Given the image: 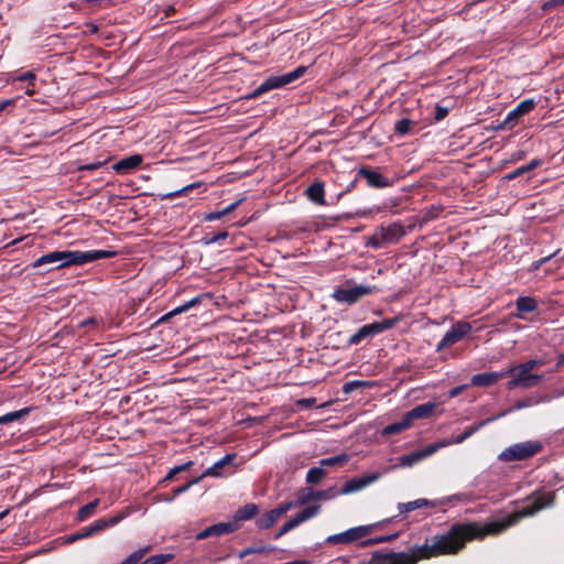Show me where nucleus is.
Masks as SVG:
<instances>
[{
  "instance_id": "f257e3e1",
  "label": "nucleus",
  "mask_w": 564,
  "mask_h": 564,
  "mask_svg": "<svg viewBox=\"0 0 564 564\" xmlns=\"http://www.w3.org/2000/svg\"><path fill=\"white\" fill-rule=\"evenodd\" d=\"M117 254L116 251L109 250H89V251H79V250H63V251H52L40 258H37L31 267L33 269L48 265L50 270L54 269H63L70 265H82L89 262L97 261L99 259L111 258Z\"/></svg>"
},
{
  "instance_id": "f03ea898",
  "label": "nucleus",
  "mask_w": 564,
  "mask_h": 564,
  "mask_svg": "<svg viewBox=\"0 0 564 564\" xmlns=\"http://www.w3.org/2000/svg\"><path fill=\"white\" fill-rule=\"evenodd\" d=\"M306 70L307 68L305 66H299L292 72L282 75L270 76L261 85H259L252 93H250L247 96V98L254 99L269 90L284 87L301 78L306 73Z\"/></svg>"
},
{
  "instance_id": "7ed1b4c3",
  "label": "nucleus",
  "mask_w": 564,
  "mask_h": 564,
  "mask_svg": "<svg viewBox=\"0 0 564 564\" xmlns=\"http://www.w3.org/2000/svg\"><path fill=\"white\" fill-rule=\"evenodd\" d=\"M540 441H527L513 444L499 454L501 462H514L528 459L542 451Z\"/></svg>"
},
{
  "instance_id": "20e7f679",
  "label": "nucleus",
  "mask_w": 564,
  "mask_h": 564,
  "mask_svg": "<svg viewBox=\"0 0 564 564\" xmlns=\"http://www.w3.org/2000/svg\"><path fill=\"white\" fill-rule=\"evenodd\" d=\"M378 524H367L350 528L341 533L326 538L328 544H350L370 535Z\"/></svg>"
},
{
  "instance_id": "39448f33",
  "label": "nucleus",
  "mask_w": 564,
  "mask_h": 564,
  "mask_svg": "<svg viewBox=\"0 0 564 564\" xmlns=\"http://www.w3.org/2000/svg\"><path fill=\"white\" fill-rule=\"evenodd\" d=\"M378 291V288L375 285H356L354 288H338L332 296L339 303L354 304L362 296L377 293Z\"/></svg>"
},
{
  "instance_id": "423d86ee",
  "label": "nucleus",
  "mask_w": 564,
  "mask_h": 564,
  "mask_svg": "<svg viewBox=\"0 0 564 564\" xmlns=\"http://www.w3.org/2000/svg\"><path fill=\"white\" fill-rule=\"evenodd\" d=\"M473 330V325L465 321H458L445 333L441 341L436 346V351L440 352L445 348L460 341Z\"/></svg>"
},
{
  "instance_id": "0eeeda50",
  "label": "nucleus",
  "mask_w": 564,
  "mask_h": 564,
  "mask_svg": "<svg viewBox=\"0 0 564 564\" xmlns=\"http://www.w3.org/2000/svg\"><path fill=\"white\" fill-rule=\"evenodd\" d=\"M321 507L318 505L308 506L299 513H296L292 519L286 521L276 532L275 539L281 538L289 531L295 529L301 523L314 518L319 512Z\"/></svg>"
},
{
  "instance_id": "6e6552de",
  "label": "nucleus",
  "mask_w": 564,
  "mask_h": 564,
  "mask_svg": "<svg viewBox=\"0 0 564 564\" xmlns=\"http://www.w3.org/2000/svg\"><path fill=\"white\" fill-rule=\"evenodd\" d=\"M444 446H446V443H433L420 451H415L408 455H402L399 457V466L411 467L414 464L421 462L422 459L433 455L434 453H436L440 448H442Z\"/></svg>"
},
{
  "instance_id": "1a4fd4ad",
  "label": "nucleus",
  "mask_w": 564,
  "mask_h": 564,
  "mask_svg": "<svg viewBox=\"0 0 564 564\" xmlns=\"http://www.w3.org/2000/svg\"><path fill=\"white\" fill-rule=\"evenodd\" d=\"M381 477V473L376 471L361 477H356L347 480L338 491L339 495H349L360 491L369 485L376 482Z\"/></svg>"
},
{
  "instance_id": "9d476101",
  "label": "nucleus",
  "mask_w": 564,
  "mask_h": 564,
  "mask_svg": "<svg viewBox=\"0 0 564 564\" xmlns=\"http://www.w3.org/2000/svg\"><path fill=\"white\" fill-rule=\"evenodd\" d=\"M536 106V102L534 99H524L521 102L517 105L516 108H513L511 111L508 112L506 118L503 119L501 127L511 129L513 128L519 119L523 117L524 115L531 112Z\"/></svg>"
},
{
  "instance_id": "9b49d317",
  "label": "nucleus",
  "mask_w": 564,
  "mask_h": 564,
  "mask_svg": "<svg viewBox=\"0 0 564 564\" xmlns=\"http://www.w3.org/2000/svg\"><path fill=\"white\" fill-rule=\"evenodd\" d=\"M358 175L366 180L368 186L373 188H384L391 184L388 177L380 172L365 166L359 169Z\"/></svg>"
},
{
  "instance_id": "f8f14e48",
  "label": "nucleus",
  "mask_w": 564,
  "mask_h": 564,
  "mask_svg": "<svg viewBox=\"0 0 564 564\" xmlns=\"http://www.w3.org/2000/svg\"><path fill=\"white\" fill-rule=\"evenodd\" d=\"M237 454L236 453H229L226 454L223 458L217 460L213 466L208 467L199 477H202V480L205 477H225L227 474L224 471V469L231 465L234 460L236 459Z\"/></svg>"
},
{
  "instance_id": "ddd939ff",
  "label": "nucleus",
  "mask_w": 564,
  "mask_h": 564,
  "mask_svg": "<svg viewBox=\"0 0 564 564\" xmlns=\"http://www.w3.org/2000/svg\"><path fill=\"white\" fill-rule=\"evenodd\" d=\"M237 529V525L234 522H219L216 524H213L203 531H200L197 535V540H204L209 536H220L224 534H228L234 532Z\"/></svg>"
},
{
  "instance_id": "4468645a",
  "label": "nucleus",
  "mask_w": 564,
  "mask_h": 564,
  "mask_svg": "<svg viewBox=\"0 0 564 564\" xmlns=\"http://www.w3.org/2000/svg\"><path fill=\"white\" fill-rule=\"evenodd\" d=\"M511 410H507V411H503L501 413H498L497 415L492 416V417H488L484 421H480L479 423L475 424V425H471V426H468L464 433L457 435L455 438H453L452 441L449 442H445L446 445L448 444H460L463 443L465 440H467L468 437H470L474 433H476L478 430H480L481 427H484L485 425H487L488 423L490 422H494L500 417H503L507 413H509Z\"/></svg>"
},
{
  "instance_id": "2eb2a0df",
  "label": "nucleus",
  "mask_w": 564,
  "mask_h": 564,
  "mask_svg": "<svg viewBox=\"0 0 564 564\" xmlns=\"http://www.w3.org/2000/svg\"><path fill=\"white\" fill-rule=\"evenodd\" d=\"M378 232L381 234L386 245L397 243L405 235L403 226L399 223H393L387 227L382 226L378 228Z\"/></svg>"
},
{
  "instance_id": "dca6fc26",
  "label": "nucleus",
  "mask_w": 564,
  "mask_h": 564,
  "mask_svg": "<svg viewBox=\"0 0 564 564\" xmlns=\"http://www.w3.org/2000/svg\"><path fill=\"white\" fill-rule=\"evenodd\" d=\"M516 308L514 317L524 319L525 314L538 310V301L531 296H520L516 301Z\"/></svg>"
},
{
  "instance_id": "f3484780",
  "label": "nucleus",
  "mask_w": 564,
  "mask_h": 564,
  "mask_svg": "<svg viewBox=\"0 0 564 564\" xmlns=\"http://www.w3.org/2000/svg\"><path fill=\"white\" fill-rule=\"evenodd\" d=\"M505 376H507L506 371L477 373L471 377L470 383L475 387H489Z\"/></svg>"
},
{
  "instance_id": "a211bd4d",
  "label": "nucleus",
  "mask_w": 564,
  "mask_h": 564,
  "mask_svg": "<svg viewBox=\"0 0 564 564\" xmlns=\"http://www.w3.org/2000/svg\"><path fill=\"white\" fill-rule=\"evenodd\" d=\"M437 408V404L434 402H426L423 404H419L415 408H413L411 411L406 413L408 419L412 423L413 420L416 419H426L430 417L435 409Z\"/></svg>"
},
{
  "instance_id": "6ab92c4d",
  "label": "nucleus",
  "mask_w": 564,
  "mask_h": 564,
  "mask_svg": "<svg viewBox=\"0 0 564 564\" xmlns=\"http://www.w3.org/2000/svg\"><path fill=\"white\" fill-rule=\"evenodd\" d=\"M506 372H507V376L509 373H517L519 377L520 383H521V388H524V389L535 387L543 380L542 375L530 373V372L522 373V370H513V367L511 369L507 370Z\"/></svg>"
},
{
  "instance_id": "aec40b11",
  "label": "nucleus",
  "mask_w": 564,
  "mask_h": 564,
  "mask_svg": "<svg viewBox=\"0 0 564 564\" xmlns=\"http://www.w3.org/2000/svg\"><path fill=\"white\" fill-rule=\"evenodd\" d=\"M324 183L323 182H314L306 188V196L307 198L317 205H325V198H324Z\"/></svg>"
},
{
  "instance_id": "412c9836",
  "label": "nucleus",
  "mask_w": 564,
  "mask_h": 564,
  "mask_svg": "<svg viewBox=\"0 0 564 564\" xmlns=\"http://www.w3.org/2000/svg\"><path fill=\"white\" fill-rule=\"evenodd\" d=\"M142 163V156L139 154L124 158L112 165V169L118 172H127L137 169Z\"/></svg>"
},
{
  "instance_id": "4be33fe9",
  "label": "nucleus",
  "mask_w": 564,
  "mask_h": 564,
  "mask_svg": "<svg viewBox=\"0 0 564 564\" xmlns=\"http://www.w3.org/2000/svg\"><path fill=\"white\" fill-rule=\"evenodd\" d=\"M400 321V317H393V318H386L381 322H373L370 324H367L369 327V330L373 336L383 333L384 330L391 329L394 327V325Z\"/></svg>"
},
{
  "instance_id": "5701e85b",
  "label": "nucleus",
  "mask_w": 564,
  "mask_h": 564,
  "mask_svg": "<svg viewBox=\"0 0 564 564\" xmlns=\"http://www.w3.org/2000/svg\"><path fill=\"white\" fill-rule=\"evenodd\" d=\"M411 426V422L410 420L408 419L406 414L402 417L401 421L399 422H394V423H391L389 425H387L383 430H382V434L383 435H392V434H398L406 429H409Z\"/></svg>"
},
{
  "instance_id": "b1692460",
  "label": "nucleus",
  "mask_w": 564,
  "mask_h": 564,
  "mask_svg": "<svg viewBox=\"0 0 564 564\" xmlns=\"http://www.w3.org/2000/svg\"><path fill=\"white\" fill-rule=\"evenodd\" d=\"M31 411H32V408L28 406V408H23L18 411L9 412L4 415H1L0 416V425L8 424V423H11L14 421H19V420L28 416L31 413Z\"/></svg>"
},
{
  "instance_id": "393cba45",
  "label": "nucleus",
  "mask_w": 564,
  "mask_h": 564,
  "mask_svg": "<svg viewBox=\"0 0 564 564\" xmlns=\"http://www.w3.org/2000/svg\"><path fill=\"white\" fill-rule=\"evenodd\" d=\"M258 513V506L248 503L236 511L235 519L238 521H246L253 518Z\"/></svg>"
},
{
  "instance_id": "a878e982",
  "label": "nucleus",
  "mask_w": 564,
  "mask_h": 564,
  "mask_svg": "<svg viewBox=\"0 0 564 564\" xmlns=\"http://www.w3.org/2000/svg\"><path fill=\"white\" fill-rule=\"evenodd\" d=\"M540 165H541V160L533 159L528 164L521 165L518 169H516L514 171H512L510 174H508L506 176V178L513 180L518 176L523 175L524 173H528V172L539 167Z\"/></svg>"
},
{
  "instance_id": "bb28decb",
  "label": "nucleus",
  "mask_w": 564,
  "mask_h": 564,
  "mask_svg": "<svg viewBox=\"0 0 564 564\" xmlns=\"http://www.w3.org/2000/svg\"><path fill=\"white\" fill-rule=\"evenodd\" d=\"M326 474L325 468L321 465L318 467H313L308 469L306 474V482L311 485L318 484L325 478Z\"/></svg>"
},
{
  "instance_id": "cd10ccee",
  "label": "nucleus",
  "mask_w": 564,
  "mask_h": 564,
  "mask_svg": "<svg viewBox=\"0 0 564 564\" xmlns=\"http://www.w3.org/2000/svg\"><path fill=\"white\" fill-rule=\"evenodd\" d=\"M276 521H278V518L275 517L273 511L269 510V511L264 512L263 514H261L257 519L256 524L259 529L265 530V529L271 528Z\"/></svg>"
},
{
  "instance_id": "c85d7f7f",
  "label": "nucleus",
  "mask_w": 564,
  "mask_h": 564,
  "mask_svg": "<svg viewBox=\"0 0 564 564\" xmlns=\"http://www.w3.org/2000/svg\"><path fill=\"white\" fill-rule=\"evenodd\" d=\"M427 505H429V501L426 499H416V500L410 501V502H400L398 505V510L400 513H408V512H411L419 508L425 507Z\"/></svg>"
},
{
  "instance_id": "c756f323",
  "label": "nucleus",
  "mask_w": 564,
  "mask_h": 564,
  "mask_svg": "<svg viewBox=\"0 0 564 564\" xmlns=\"http://www.w3.org/2000/svg\"><path fill=\"white\" fill-rule=\"evenodd\" d=\"M200 299L202 296L198 295L189 301H187L186 303L175 307L174 310H172L169 314H166L165 318H169V317H172V316H175V315H178V314H182L184 312H187L188 310H191L192 307H194L195 305H197L199 302H200Z\"/></svg>"
},
{
  "instance_id": "7c9ffc66",
  "label": "nucleus",
  "mask_w": 564,
  "mask_h": 564,
  "mask_svg": "<svg viewBox=\"0 0 564 564\" xmlns=\"http://www.w3.org/2000/svg\"><path fill=\"white\" fill-rule=\"evenodd\" d=\"M372 337L368 325L361 326L354 335L350 336L348 343L350 345H358L361 343L365 338Z\"/></svg>"
},
{
  "instance_id": "2f4dec72",
  "label": "nucleus",
  "mask_w": 564,
  "mask_h": 564,
  "mask_svg": "<svg viewBox=\"0 0 564 564\" xmlns=\"http://www.w3.org/2000/svg\"><path fill=\"white\" fill-rule=\"evenodd\" d=\"M98 503L99 499H95L94 501L83 506L77 512V519L79 521H84L87 518H89L95 512V509L97 508Z\"/></svg>"
},
{
  "instance_id": "473e14b6",
  "label": "nucleus",
  "mask_w": 564,
  "mask_h": 564,
  "mask_svg": "<svg viewBox=\"0 0 564 564\" xmlns=\"http://www.w3.org/2000/svg\"><path fill=\"white\" fill-rule=\"evenodd\" d=\"M150 546H145L132 552L120 564H138L144 555L150 551Z\"/></svg>"
},
{
  "instance_id": "72a5a7b5",
  "label": "nucleus",
  "mask_w": 564,
  "mask_h": 564,
  "mask_svg": "<svg viewBox=\"0 0 564 564\" xmlns=\"http://www.w3.org/2000/svg\"><path fill=\"white\" fill-rule=\"evenodd\" d=\"M193 465L194 463L192 460H188L184 464L174 466L169 470L166 476L163 478L162 482L172 480L175 477V475L188 470Z\"/></svg>"
},
{
  "instance_id": "f704fd0d",
  "label": "nucleus",
  "mask_w": 564,
  "mask_h": 564,
  "mask_svg": "<svg viewBox=\"0 0 564 564\" xmlns=\"http://www.w3.org/2000/svg\"><path fill=\"white\" fill-rule=\"evenodd\" d=\"M347 460H348V456L346 454H340V455H337V456H333V457L321 459L319 460V465L323 468H325V467H330V466L344 464Z\"/></svg>"
},
{
  "instance_id": "c9c22d12",
  "label": "nucleus",
  "mask_w": 564,
  "mask_h": 564,
  "mask_svg": "<svg viewBox=\"0 0 564 564\" xmlns=\"http://www.w3.org/2000/svg\"><path fill=\"white\" fill-rule=\"evenodd\" d=\"M413 127L414 122L412 120L403 118L395 122L394 130L398 134L404 135L408 134Z\"/></svg>"
},
{
  "instance_id": "e433bc0d",
  "label": "nucleus",
  "mask_w": 564,
  "mask_h": 564,
  "mask_svg": "<svg viewBox=\"0 0 564 564\" xmlns=\"http://www.w3.org/2000/svg\"><path fill=\"white\" fill-rule=\"evenodd\" d=\"M543 364L542 360H539V359H530L525 362H522L516 367H513V370H522V373L524 372H530L532 369H534L535 367H539Z\"/></svg>"
},
{
  "instance_id": "4c0bfd02",
  "label": "nucleus",
  "mask_w": 564,
  "mask_h": 564,
  "mask_svg": "<svg viewBox=\"0 0 564 564\" xmlns=\"http://www.w3.org/2000/svg\"><path fill=\"white\" fill-rule=\"evenodd\" d=\"M311 495L314 496V499H316V500H330L336 495H339V494L335 492L334 487H332L326 490H318V491L311 492Z\"/></svg>"
},
{
  "instance_id": "58836bf2",
  "label": "nucleus",
  "mask_w": 564,
  "mask_h": 564,
  "mask_svg": "<svg viewBox=\"0 0 564 564\" xmlns=\"http://www.w3.org/2000/svg\"><path fill=\"white\" fill-rule=\"evenodd\" d=\"M173 557L172 554H156L153 556H150L145 561H143L140 564H165Z\"/></svg>"
},
{
  "instance_id": "ea45409f",
  "label": "nucleus",
  "mask_w": 564,
  "mask_h": 564,
  "mask_svg": "<svg viewBox=\"0 0 564 564\" xmlns=\"http://www.w3.org/2000/svg\"><path fill=\"white\" fill-rule=\"evenodd\" d=\"M294 507H296V502H294V501H286V502H283L281 505H279L276 508L271 509V510L273 511V513L275 514V517L279 520L284 513H286L289 510H291Z\"/></svg>"
},
{
  "instance_id": "a19ab883",
  "label": "nucleus",
  "mask_w": 564,
  "mask_h": 564,
  "mask_svg": "<svg viewBox=\"0 0 564 564\" xmlns=\"http://www.w3.org/2000/svg\"><path fill=\"white\" fill-rule=\"evenodd\" d=\"M294 507H296V502H294V501H286V502H283L281 505H279L276 508L271 509V510L273 511V513L275 514V517L279 520L284 513H286L289 510H291Z\"/></svg>"
},
{
  "instance_id": "79ce46f5",
  "label": "nucleus",
  "mask_w": 564,
  "mask_h": 564,
  "mask_svg": "<svg viewBox=\"0 0 564 564\" xmlns=\"http://www.w3.org/2000/svg\"><path fill=\"white\" fill-rule=\"evenodd\" d=\"M202 481V477H196L191 479L188 482H186L183 486H180L173 490L174 497H177L184 492H186L192 486L197 485Z\"/></svg>"
},
{
  "instance_id": "37998d69",
  "label": "nucleus",
  "mask_w": 564,
  "mask_h": 564,
  "mask_svg": "<svg viewBox=\"0 0 564 564\" xmlns=\"http://www.w3.org/2000/svg\"><path fill=\"white\" fill-rule=\"evenodd\" d=\"M311 492H314L311 488L303 489L297 495L296 506H301L306 503L307 501L314 499V496L311 495Z\"/></svg>"
},
{
  "instance_id": "c03bdc74",
  "label": "nucleus",
  "mask_w": 564,
  "mask_h": 564,
  "mask_svg": "<svg viewBox=\"0 0 564 564\" xmlns=\"http://www.w3.org/2000/svg\"><path fill=\"white\" fill-rule=\"evenodd\" d=\"M386 245V242L383 241L382 237H381V234L378 232V229L375 231V234L372 235V237L369 239L368 241V246L375 248V249H380L382 248L383 246Z\"/></svg>"
},
{
  "instance_id": "a18cd8bd",
  "label": "nucleus",
  "mask_w": 564,
  "mask_h": 564,
  "mask_svg": "<svg viewBox=\"0 0 564 564\" xmlns=\"http://www.w3.org/2000/svg\"><path fill=\"white\" fill-rule=\"evenodd\" d=\"M94 533L90 532V527L87 525L85 528H82L79 531H77L76 533H74L73 535H70L68 538V541L73 542V541H76V540H79V539H86V538H89Z\"/></svg>"
},
{
  "instance_id": "49530a36",
  "label": "nucleus",
  "mask_w": 564,
  "mask_h": 564,
  "mask_svg": "<svg viewBox=\"0 0 564 564\" xmlns=\"http://www.w3.org/2000/svg\"><path fill=\"white\" fill-rule=\"evenodd\" d=\"M89 527H90V532H93L95 534V533L100 532L104 529L110 527V524L108 523V519H99V520L95 521L94 523L89 524Z\"/></svg>"
},
{
  "instance_id": "de8ad7c7",
  "label": "nucleus",
  "mask_w": 564,
  "mask_h": 564,
  "mask_svg": "<svg viewBox=\"0 0 564 564\" xmlns=\"http://www.w3.org/2000/svg\"><path fill=\"white\" fill-rule=\"evenodd\" d=\"M395 536H397L395 534H392V535H384V536H379V538H375V539H368L367 541L362 542V545H373V544L383 543L387 541H392Z\"/></svg>"
},
{
  "instance_id": "09e8293b",
  "label": "nucleus",
  "mask_w": 564,
  "mask_h": 564,
  "mask_svg": "<svg viewBox=\"0 0 564 564\" xmlns=\"http://www.w3.org/2000/svg\"><path fill=\"white\" fill-rule=\"evenodd\" d=\"M228 237V232L227 231H220L219 234L215 235V236H207L205 237V243L206 245H213V243H216L220 240H224Z\"/></svg>"
},
{
  "instance_id": "8fccbe9b",
  "label": "nucleus",
  "mask_w": 564,
  "mask_h": 564,
  "mask_svg": "<svg viewBox=\"0 0 564 564\" xmlns=\"http://www.w3.org/2000/svg\"><path fill=\"white\" fill-rule=\"evenodd\" d=\"M265 551V547L264 546H259V547H247L243 551H241L240 553V557H245L249 554H254V553H261Z\"/></svg>"
},
{
  "instance_id": "3c124183",
  "label": "nucleus",
  "mask_w": 564,
  "mask_h": 564,
  "mask_svg": "<svg viewBox=\"0 0 564 564\" xmlns=\"http://www.w3.org/2000/svg\"><path fill=\"white\" fill-rule=\"evenodd\" d=\"M224 216H225V213L223 212V209L217 210V212H212L205 216V220L214 221V220L220 219Z\"/></svg>"
},
{
  "instance_id": "603ef678",
  "label": "nucleus",
  "mask_w": 564,
  "mask_h": 564,
  "mask_svg": "<svg viewBox=\"0 0 564 564\" xmlns=\"http://www.w3.org/2000/svg\"><path fill=\"white\" fill-rule=\"evenodd\" d=\"M129 513L126 512V513H118L111 518L108 519V523L110 524V527H113L116 524H118L120 521H122Z\"/></svg>"
},
{
  "instance_id": "864d4df0",
  "label": "nucleus",
  "mask_w": 564,
  "mask_h": 564,
  "mask_svg": "<svg viewBox=\"0 0 564 564\" xmlns=\"http://www.w3.org/2000/svg\"><path fill=\"white\" fill-rule=\"evenodd\" d=\"M35 79V74L32 72H25L17 77L19 82H33Z\"/></svg>"
},
{
  "instance_id": "5fc2aeb1",
  "label": "nucleus",
  "mask_w": 564,
  "mask_h": 564,
  "mask_svg": "<svg viewBox=\"0 0 564 564\" xmlns=\"http://www.w3.org/2000/svg\"><path fill=\"white\" fill-rule=\"evenodd\" d=\"M513 375V378L507 382V388L509 390H512V389H516V388H521V383H520V380H519V377L517 373H512Z\"/></svg>"
},
{
  "instance_id": "6e6d98bb",
  "label": "nucleus",
  "mask_w": 564,
  "mask_h": 564,
  "mask_svg": "<svg viewBox=\"0 0 564 564\" xmlns=\"http://www.w3.org/2000/svg\"><path fill=\"white\" fill-rule=\"evenodd\" d=\"M448 113V110L447 108H444V107H436V112H435V118L436 120H442L444 119Z\"/></svg>"
},
{
  "instance_id": "4d7b16f0",
  "label": "nucleus",
  "mask_w": 564,
  "mask_h": 564,
  "mask_svg": "<svg viewBox=\"0 0 564 564\" xmlns=\"http://www.w3.org/2000/svg\"><path fill=\"white\" fill-rule=\"evenodd\" d=\"M466 388H467L466 384L455 387L452 390H449L448 395L451 398H455V397L459 395Z\"/></svg>"
},
{
  "instance_id": "13d9d810",
  "label": "nucleus",
  "mask_w": 564,
  "mask_h": 564,
  "mask_svg": "<svg viewBox=\"0 0 564 564\" xmlns=\"http://www.w3.org/2000/svg\"><path fill=\"white\" fill-rule=\"evenodd\" d=\"M564 4V0H551V1H547L543 4V9L544 10H547V9H551V8H554V7H558V6H563Z\"/></svg>"
},
{
  "instance_id": "bf43d9fd",
  "label": "nucleus",
  "mask_w": 564,
  "mask_h": 564,
  "mask_svg": "<svg viewBox=\"0 0 564 564\" xmlns=\"http://www.w3.org/2000/svg\"><path fill=\"white\" fill-rule=\"evenodd\" d=\"M240 203H241V199L236 200L235 203H232V204L228 205L227 207H225L223 209V212L225 213V216L227 214L231 213L232 210H235L240 205Z\"/></svg>"
},
{
  "instance_id": "052dcab7",
  "label": "nucleus",
  "mask_w": 564,
  "mask_h": 564,
  "mask_svg": "<svg viewBox=\"0 0 564 564\" xmlns=\"http://www.w3.org/2000/svg\"><path fill=\"white\" fill-rule=\"evenodd\" d=\"M359 386H362V382L360 381H351L349 383H346L345 387H344V391L345 392H348L350 391L354 387H359Z\"/></svg>"
},
{
  "instance_id": "680f3d73",
  "label": "nucleus",
  "mask_w": 564,
  "mask_h": 564,
  "mask_svg": "<svg viewBox=\"0 0 564 564\" xmlns=\"http://www.w3.org/2000/svg\"><path fill=\"white\" fill-rule=\"evenodd\" d=\"M101 165H102V163H100V162H96V163H91V164H86V165H84V166L82 167V170L94 171V170L99 169Z\"/></svg>"
},
{
  "instance_id": "e2e57ef3",
  "label": "nucleus",
  "mask_w": 564,
  "mask_h": 564,
  "mask_svg": "<svg viewBox=\"0 0 564 564\" xmlns=\"http://www.w3.org/2000/svg\"><path fill=\"white\" fill-rule=\"evenodd\" d=\"M14 102L13 99H3L0 101V111L4 110L8 106Z\"/></svg>"
},
{
  "instance_id": "0e129e2a",
  "label": "nucleus",
  "mask_w": 564,
  "mask_h": 564,
  "mask_svg": "<svg viewBox=\"0 0 564 564\" xmlns=\"http://www.w3.org/2000/svg\"><path fill=\"white\" fill-rule=\"evenodd\" d=\"M176 497H174V494L170 495H161L160 500L164 502H172Z\"/></svg>"
},
{
  "instance_id": "69168bd1",
  "label": "nucleus",
  "mask_w": 564,
  "mask_h": 564,
  "mask_svg": "<svg viewBox=\"0 0 564 564\" xmlns=\"http://www.w3.org/2000/svg\"><path fill=\"white\" fill-rule=\"evenodd\" d=\"M527 405V403L524 402H518L516 405H514V409H522Z\"/></svg>"
},
{
  "instance_id": "338daca9",
  "label": "nucleus",
  "mask_w": 564,
  "mask_h": 564,
  "mask_svg": "<svg viewBox=\"0 0 564 564\" xmlns=\"http://www.w3.org/2000/svg\"><path fill=\"white\" fill-rule=\"evenodd\" d=\"M93 323H95V319H94V318H89V319L84 321V322H83V325H85V326H86V325H90V324H93Z\"/></svg>"
},
{
  "instance_id": "774afa93",
  "label": "nucleus",
  "mask_w": 564,
  "mask_h": 564,
  "mask_svg": "<svg viewBox=\"0 0 564 564\" xmlns=\"http://www.w3.org/2000/svg\"><path fill=\"white\" fill-rule=\"evenodd\" d=\"M194 185L184 187L181 192H186L188 188L193 187Z\"/></svg>"
}]
</instances>
